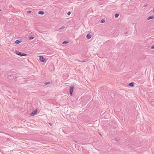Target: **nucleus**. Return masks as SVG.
Returning a JSON list of instances; mask_svg holds the SVG:
<instances>
[{"mask_svg":"<svg viewBox=\"0 0 154 154\" xmlns=\"http://www.w3.org/2000/svg\"><path fill=\"white\" fill-rule=\"evenodd\" d=\"M74 86L73 85H71L70 87V89L69 90V92L71 96H72V92L73 91V89L74 88Z\"/></svg>","mask_w":154,"mask_h":154,"instance_id":"1","label":"nucleus"},{"mask_svg":"<svg viewBox=\"0 0 154 154\" xmlns=\"http://www.w3.org/2000/svg\"><path fill=\"white\" fill-rule=\"evenodd\" d=\"M39 60L41 62H44V58L43 56H40Z\"/></svg>","mask_w":154,"mask_h":154,"instance_id":"2","label":"nucleus"},{"mask_svg":"<svg viewBox=\"0 0 154 154\" xmlns=\"http://www.w3.org/2000/svg\"><path fill=\"white\" fill-rule=\"evenodd\" d=\"M37 110L35 109L34 111H33L31 113L30 115L31 116H34L35 115L37 112Z\"/></svg>","mask_w":154,"mask_h":154,"instance_id":"3","label":"nucleus"},{"mask_svg":"<svg viewBox=\"0 0 154 154\" xmlns=\"http://www.w3.org/2000/svg\"><path fill=\"white\" fill-rule=\"evenodd\" d=\"M91 37V35H89V34H88L86 36V38L88 39H90Z\"/></svg>","mask_w":154,"mask_h":154,"instance_id":"4","label":"nucleus"},{"mask_svg":"<svg viewBox=\"0 0 154 154\" xmlns=\"http://www.w3.org/2000/svg\"><path fill=\"white\" fill-rule=\"evenodd\" d=\"M154 18V17L153 16H149V17H148L147 18V20H149L151 19H153Z\"/></svg>","mask_w":154,"mask_h":154,"instance_id":"5","label":"nucleus"},{"mask_svg":"<svg viewBox=\"0 0 154 154\" xmlns=\"http://www.w3.org/2000/svg\"><path fill=\"white\" fill-rule=\"evenodd\" d=\"M38 14L41 15H43L44 14V12L42 11H39L38 12Z\"/></svg>","mask_w":154,"mask_h":154,"instance_id":"6","label":"nucleus"},{"mask_svg":"<svg viewBox=\"0 0 154 154\" xmlns=\"http://www.w3.org/2000/svg\"><path fill=\"white\" fill-rule=\"evenodd\" d=\"M21 42V41H20L19 40H17L15 41V43L17 44H18L20 43Z\"/></svg>","mask_w":154,"mask_h":154,"instance_id":"7","label":"nucleus"},{"mask_svg":"<svg viewBox=\"0 0 154 154\" xmlns=\"http://www.w3.org/2000/svg\"><path fill=\"white\" fill-rule=\"evenodd\" d=\"M21 52H20L19 51H16V54L18 55L21 56Z\"/></svg>","mask_w":154,"mask_h":154,"instance_id":"8","label":"nucleus"},{"mask_svg":"<svg viewBox=\"0 0 154 154\" xmlns=\"http://www.w3.org/2000/svg\"><path fill=\"white\" fill-rule=\"evenodd\" d=\"M129 85L131 87H133L134 86V83L133 82H131V83H130L129 84Z\"/></svg>","mask_w":154,"mask_h":154,"instance_id":"9","label":"nucleus"},{"mask_svg":"<svg viewBox=\"0 0 154 154\" xmlns=\"http://www.w3.org/2000/svg\"><path fill=\"white\" fill-rule=\"evenodd\" d=\"M27 56V54H26L23 53H21V56Z\"/></svg>","mask_w":154,"mask_h":154,"instance_id":"10","label":"nucleus"},{"mask_svg":"<svg viewBox=\"0 0 154 154\" xmlns=\"http://www.w3.org/2000/svg\"><path fill=\"white\" fill-rule=\"evenodd\" d=\"M34 38V37H33L30 36L29 38V40H31L33 39Z\"/></svg>","mask_w":154,"mask_h":154,"instance_id":"11","label":"nucleus"},{"mask_svg":"<svg viewBox=\"0 0 154 154\" xmlns=\"http://www.w3.org/2000/svg\"><path fill=\"white\" fill-rule=\"evenodd\" d=\"M65 26H62L61 28H60L59 29V30H60L61 29H64V28H65Z\"/></svg>","mask_w":154,"mask_h":154,"instance_id":"12","label":"nucleus"},{"mask_svg":"<svg viewBox=\"0 0 154 154\" xmlns=\"http://www.w3.org/2000/svg\"><path fill=\"white\" fill-rule=\"evenodd\" d=\"M119 16V14H115V18H117V17H118Z\"/></svg>","mask_w":154,"mask_h":154,"instance_id":"13","label":"nucleus"},{"mask_svg":"<svg viewBox=\"0 0 154 154\" xmlns=\"http://www.w3.org/2000/svg\"><path fill=\"white\" fill-rule=\"evenodd\" d=\"M105 22V20H103V19H102L101 20V21H100V22L101 23H104Z\"/></svg>","mask_w":154,"mask_h":154,"instance_id":"14","label":"nucleus"},{"mask_svg":"<svg viewBox=\"0 0 154 154\" xmlns=\"http://www.w3.org/2000/svg\"><path fill=\"white\" fill-rule=\"evenodd\" d=\"M68 42L67 41H64L63 42L62 44H67V43H68Z\"/></svg>","mask_w":154,"mask_h":154,"instance_id":"15","label":"nucleus"},{"mask_svg":"<svg viewBox=\"0 0 154 154\" xmlns=\"http://www.w3.org/2000/svg\"><path fill=\"white\" fill-rule=\"evenodd\" d=\"M31 13V11H27V13L28 14H30Z\"/></svg>","mask_w":154,"mask_h":154,"instance_id":"16","label":"nucleus"},{"mask_svg":"<svg viewBox=\"0 0 154 154\" xmlns=\"http://www.w3.org/2000/svg\"><path fill=\"white\" fill-rule=\"evenodd\" d=\"M151 48V49H154V44L152 46Z\"/></svg>","mask_w":154,"mask_h":154,"instance_id":"17","label":"nucleus"},{"mask_svg":"<svg viewBox=\"0 0 154 154\" xmlns=\"http://www.w3.org/2000/svg\"><path fill=\"white\" fill-rule=\"evenodd\" d=\"M70 14H71V12H70V11H69V12H68V13H67V14H68V15H70Z\"/></svg>","mask_w":154,"mask_h":154,"instance_id":"18","label":"nucleus"},{"mask_svg":"<svg viewBox=\"0 0 154 154\" xmlns=\"http://www.w3.org/2000/svg\"><path fill=\"white\" fill-rule=\"evenodd\" d=\"M49 84V82H46L45 83V85H48Z\"/></svg>","mask_w":154,"mask_h":154,"instance_id":"19","label":"nucleus"},{"mask_svg":"<svg viewBox=\"0 0 154 154\" xmlns=\"http://www.w3.org/2000/svg\"><path fill=\"white\" fill-rule=\"evenodd\" d=\"M88 61L87 60H86V61H81L82 62H86V61Z\"/></svg>","mask_w":154,"mask_h":154,"instance_id":"20","label":"nucleus"},{"mask_svg":"<svg viewBox=\"0 0 154 154\" xmlns=\"http://www.w3.org/2000/svg\"><path fill=\"white\" fill-rule=\"evenodd\" d=\"M153 12L154 13V10H153Z\"/></svg>","mask_w":154,"mask_h":154,"instance_id":"21","label":"nucleus"},{"mask_svg":"<svg viewBox=\"0 0 154 154\" xmlns=\"http://www.w3.org/2000/svg\"><path fill=\"white\" fill-rule=\"evenodd\" d=\"M50 125H51V123H49Z\"/></svg>","mask_w":154,"mask_h":154,"instance_id":"22","label":"nucleus"},{"mask_svg":"<svg viewBox=\"0 0 154 154\" xmlns=\"http://www.w3.org/2000/svg\"><path fill=\"white\" fill-rule=\"evenodd\" d=\"M1 11V10H0V11Z\"/></svg>","mask_w":154,"mask_h":154,"instance_id":"23","label":"nucleus"}]
</instances>
